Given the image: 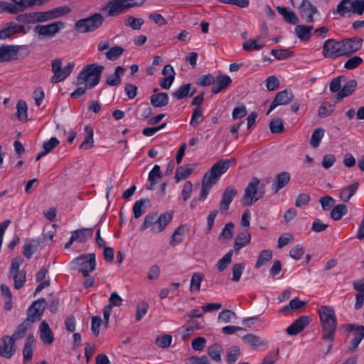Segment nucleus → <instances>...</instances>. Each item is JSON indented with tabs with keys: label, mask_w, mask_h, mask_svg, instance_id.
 <instances>
[{
	"label": "nucleus",
	"mask_w": 364,
	"mask_h": 364,
	"mask_svg": "<svg viewBox=\"0 0 364 364\" xmlns=\"http://www.w3.org/2000/svg\"><path fill=\"white\" fill-rule=\"evenodd\" d=\"M70 11V9L68 6H60L46 11L21 14L16 16V20L23 23L39 24L60 18Z\"/></svg>",
	"instance_id": "1"
},
{
	"label": "nucleus",
	"mask_w": 364,
	"mask_h": 364,
	"mask_svg": "<svg viewBox=\"0 0 364 364\" xmlns=\"http://www.w3.org/2000/svg\"><path fill=\"white\" fill-rule=\"evenodd\" d=\"M322 334L321 338L332 342L337 328V318L334 309L329 306H321L318 309Z\"/></svg>",
	"instance_id": "2"
},
{
	"label": "nucleus",
	"mask_w": 364,
	"mask_h": 364,
	"mask_svg": "<svg viewBox=\"0 0 364 364\" xmlns=\"http://www.w3.org/2000/svg\"><path fill=\"white\" fill-rule=\"evenodd\" d=\"M104 69L103 65L97 63L87 65L77 76L76 84L79 85L85 83L87 89L94 87L100 82Z\"/></svg>",
	"instance_id": "3"
},
{
	"label": "nucleus",
	"mask_w": 364,
	"mask_h": 364,
	"mask_svg": "<svg viewBox=\"0 0 364 364\" xmlns=\"http://www.w3.org/2000/svg\"><path fill=\"white\" fill-rule=\"evenodd\" d=\"M265 193V186L260 183L256 177L252 178L245 188L243 196V205H252L259 199L262 198Z\"/></svg>",
	"instance_id": "4"
},
{
	"label": "nucleus",
	"mask_w": 364,
	"mask_h": 364,
	"mask_svg": "<svg viewBox=\"0 0 364 364\" xmlns=\"http://www.w3.org/2000/svg\"><path fill=\"white\" fill-rule=\"evenodd\" d=\"M144 4V1H134L131 0H112L109 1L103 8V11L109 16H115L127 11V9L139 6Z\"/></svg>",
	"instance_id": "5"
},
{
	"label": "nucleus",
	"mask_w": 364,
	"mask_h": 364,
	"mask_svg": "<svg viewBox=\"0 0 364 364\" xmlns=\"http://www.w3.org/2000/svg\"><path fill=\"white\" fill-rule=\"evenodd\" d=\"M104 21L103 16L96 13L87 18L77 20L75 23V30L80 33L92 32L101 26Z\"/></svg>",
	"instance_id": "6"
},
{
	"label": "nucleus",
	"mask_w": 364,
	"mask_h": 364,
	"mask_svg": "<svg viewBox=\"0 0 364 364\" xmlns=\"http://www.w3.org/2000/svg\"><path fill=\"white\" fill-rule=\"evenodd\" d=\"M72 264L74 265L73 268L82 273L83 277H88L90 273L95 269V255L94 253L82 255L74 259Z\"/></svg>",
	"instance_id": "7"
},
{
	"label": "nucleus",
	"mask_w": 364,
	"mask_h": 364,
	"mask_svg": "<svg viewBox=\"0 0 364 364\" xmlns=\"http://www.w3.org/2000/svg\"><path fill=\"white\" fill-rule=\"evenodd\" d=\"M51 66L53 75L50 78V82L53 84H56L63 81L71 74L75 67V63L71 62L68 63L64 68H62V60L60 58H55L52 60Z\"/></svg>",
	"instance_id": "8"
},
{
	"label": "nucleus",
	"mask_w": 364,
	"mask_h": 364,
	"mask_svg": "<svg viewBox=\"0 0 364 364\" xmlns=\"http://www.w3.org/2000/svg\"><path fill=\"white\" fill-rule=\"evenodd\" d=\"M65 28L63 21H54L48 24H38L33 28V32L39 39L52 38Z\"/></svg>",
	"instance_id": "9"
},
{
	"label": "nucleus",
	"mask_w": 364,
	"mask_h": 364,
	"mask_svg": "<svg viewBox=\"0 0 364 364\" xmlns=\"http://www.w3.org/2000/svg\"><path fill=\"white\" fill-rule=\"evenodd\" d=\"M232 161H235V159L231 158L230 159H221L218 161L205 174L203 178L205 180H208L212 183L215 184L220 176L229 169Z\"/></svg>",
	"instance_id": "10"
},
{
	"label": "nucleus",
	"mask_w": 364,
	"mask_h": 364,
	"mask_svg": "<svg viewBox=\"0 0 364 364\" xmlns=\"http://www.w3.org/2000/svg\"><path fill=\"white\" fill-rule=\"evenodd\" d=\"M322 55L324 58L331 59L343 56L341 41L333 38L325 41L322 46Z\"/></svg>",
	"instance_id": "11"
},
{
	"label": "nucleus",
	"mask_w": 364,
	"mask_h": 364,
	"mask_svg": "<svg viewBox=\"0 0 364 364\" xmlns=\"http://www.w3.org/2000/svg\"><path fill=\"white\" fill-rule=\"evenodd\" d=\"M341 41L343 56H351L361 49L363 43V39L358 36L344 38Z\"/></svg>",
	"instance_id": "12"
},
{
	"label": "nucleus",
	"mask_w": 364,
	"mask_h": 364,
	"mask_svg": "<svg viewBox=\"0 0 364 364\" xmlns=\"http://www.w3.org/2000/svg\"><path fill=\"white\" fill-rule=\"evenodd\" d=\"M345 329L348 331H354V338L350 341L348 349L349 351L353 352L364 338V326L355 323L346 324Z\"/></svg>",
	"instance_id": "13"
},
{
	"label": "nucleus",
	"mask_w": 364,
	"mask_h": 364,
	"mask_svg": "<svg viewBox=\"0 0 364 364\" xmlns=\"http://www.w3.org/2000/svg\"><path fill=\"white\" fill-rule=\"evenodd\" d=\"M16 346L10 336H4L0 339V356L10 359L15 354Z\"/></svg>",
	"instance_id": "14"
},
{
	"label": "nucleus",
	"mask_w": 364,
	"mask_h": 364,
	"mask_svg": "<svg viewBox=\"0 0 364 364\" xmlns=\"http://www.w3.org/2000/svg\"><path fill=\"white\" fill-rule=\"evenodd\" d=\"M294 100V95L292 92L287 90L279 92L274 100L272 102L269 110L267 112L268 115L275 107L279 105H284L290 103Z\"/></svg>",
	"instance_id": "15"
},
{
	"label": "nucleus",
	"mask_w": 364,
	"mask_h": 364,
	"mask_svg": "<svg viewBox=\"0 0 364 364\" xmlns=\"http://www.w3.org/2000/svg\"><path fill=\"white\" fill-rule=\"evenodd\" d=\"M311 318L309 316H300L286 329V332L291 336L297 335L309 324Z\"/></svg>",
	"instance_id": "16"
},
{
	"label": "nucleus",
	"mask_w": 364,
	"mask_h": 364,
	"mask_svg": "<svg viewBox=\"0 0 364 364\" xmlns=\"http://www.w3.org/2000/svg\"><path fill=\"white\" fill-rule=\"evenodd\" d=\"M237 193V191L233 186H229L225 189L219 205V210L221 213L225 212L229 209L230 204L232 203Z\"/></svg>",
	"instance_id": "17"
},
{
	"label": "nucleus",
	"mask_w": 364,
	"mask_h": 364,
	"mask_svg": "<svg viewBox=\"0 0 364 364\" xmlns=\"http://www.w3.org/2000/svg\"><path fill=\"white\" fill-rule=\"evenodd\" d=\"M300 15L307 23L314 21L313 16L318 13L317 9L309 0H303L299 6Z\"/></svg>",
	"instance_id": "18"
},
{
	"label": "nucleus",
	"mask_w": 364,
	"mask_h": 364,
	"mask_svg": "<svg viewBox=\"0 0 364 364\" xmlns=\"http://www.w3.org/2000/svg\"><path fill=\"white\" fill-rule=\"evenodd\" d=\"M46 300L43 298H41L34 302L29 306L27 311V317L31 321H35V318L37 316H41L45 309Z\"/></svg>",
	"instance_id": "19"
},
{
	"label": "nucleus",
	"mask_w": 364,
	"mask_h": 364,
	"mask_svg": "<svg viewBox=\"0 0 364 364\" xmlns=\"http://www.w3.org/2000/svg\"><path fill=\"white\" fill-rule=\"evenodd\" d=\"M173 213V210H168L160 215H157V225H155L151 228V232L153 233H159L162 232L172 220Z\"/></svg>",
	"instance_id": "20"
},
{
	"label": "nucleus",
	"mask_w": 364,
	"mask_h": 364,
	"mask_svg": "<svg viewBox=\"0 0 364 364\" xmlns=\"http://www.w3.org/2000/svg\"><path fill=\"white\" fill-rule=\"evenodd\" d=\"M36 348V338L33 333H29L26 338L23 348V362L28 363L32 360Z\"/></svg>",
	"instance_id": "21"
},
{
	"label": "nucleus",
	"mask_w": 364,
	"mask_h": 364,
	"mask_svg": "<svg viewBox=\"0 0 364 364\" xmlns=\"http://www.w3.org/2000/svg\"><path fill=\"white\" fill-rule=\"evenodd\" d=\"M291 179V174L287 171H282L276 175L272 185V190L277 193L279 190L285 187Z\"/></svg>",
	"instance_id": "22"
},
{
	"label": "nucleus",
	"mask_w": 364,
	"mask_h": 364,
	"mask_svg": "<svg viewBox=\"0 0 364 364\" xmlns=\"http://www.w3.org/2000/svg\"><path fill=\"white\" fill-rule=\"evenodd\" d=\"M18 47L16 46H3L0 47V62H9L17 58Z\"/></svg>",
	"instance_id": "23"
},
{
	"label": "nucleus",
	"mask_w": 364,
	"mask_h": 364,
	"mask_svg": "<svg viewBox=\"0 0 364 364\" xmlns=\"http://www.w3.org/2000/svg\"><path fill=\"white\" fill-rule=\"evenodd\" d=\"M14 3H16L20 13L34 7L41 6L50 0H10Z\"/></svg>",
	"instance_id": "24"
},
{
	"label": "nucleus",
	"mask_w": 364,
	"mask_h": 364,
	"mask_svg": "<svg viewBox=\"0 0 364 364\" xmlns=\"http://www.w3.org/2000/svg\"><path fill=\"white\" fill-rule=\"evenodd\" d=\"M232 80L228 75H220L215 78V82L213 83L211 91L214 94H218L228 88Z\"/></svg>",
	"instance_id": "25"
},
{
	"label": "nucleus",
	"mask_w": 364,
	"mask_h": 364,
	"mask_svg": "<svg viewBox=\"0 0 364 364\" xmlns=\"http://www.w3.org/2000/svg\"><path fill=\"white\" fill-rule=\"evenodd\" d=\"M196 92V89L191 84H185L180 86L172 92L173 97L180 100L188 97H192Z\"/></svg>",
	"instance_id": "26"
},
{
	"label": "nucleus",
	"mask_w": 364,
	"mask_h": 364,
	"mask_svg": "<svg viewBox=\"0 0 364 364\" xmlns=\"http://www.w3.org/2000/svg\"><path fill=\"white\" fill-rule=\"evenodd\" d=\"M33 322L31 321L29 318H26L23 322L18 324L15 329L12 336L10 337L14 341H18L23 338L28 331V329L31 326Z\"/></svg>",
	"instance_id": "27"
},
{
	"label": "nucleus",
	"mask_w": 364,
	"mask_h": 364,
	"mask_svg": "<svg viewBox=\"0 0 364 364\" xmlns=\"http://www.w3.org/2000/svg\"><path fill=\"white\" fill-rule=\"evenodd\" d=\"M251 240V235L247 230L239 232L234 243V251L238 252L242 247L250 244Z\"/></svg>",
	"instance_id": "28"
},
{
	"label": "nucleus",
	"mask_w": 364,
	"mask_h": 364,
	"mask_svg": "<svg viewBox=\"0 0 364 364\" xmlns=\"http://www.w3.org/2000/svg\"><path fill=\"white\" fill-rule=\"evenodd\" d=\"M40 338L45 344H51L54 341L53 332L48 323L43 321L40 325Z\"/></svg>",
	"instance_id": "29"
},
{
	"label": "nucleus",
	"mask_w": 364,
	"mask_h": 364,
	"mask_svg": "<svg viewBox=\"0 0 364 364\" xmlns=\"http://www.w3.org/2000/svg\"><path fill=\"white\" fill-rule=\"evenodd\" d=\"M162 176L160 166L159 165H154L153 168L149 173L148 181L146 184V188L148 190H153L156 183V180L161 179Z\"/></svg>",
	"instance_id": "30"
},
{
	"label": "nucleus",
	"mask_w": 364,
	"mask_h": 364,
	"mask_svg": "<svg viewBox=\"0 0 364 364\" xmlns=\"http://www.w3.org/2000/svg\"><path fill=\"white\" fill-rule=\"evenodd\" d=\"M71 234L73 235L76 242L83 243L92 237L93 230L92 228H80L73 231Z\"/></svg>",
	"instance_id": "31"
},
{
	"label": "nucleus",
	"mask_w": 364,
	"mask_h": 364,
	"mask_svg": "<svg viewBox=\"0 0 364 364\" xmlns=\"http://www.w3.org/2000/svg\"><path fill=\"white\" fill-rule=\"evenodd\" d=\"M358 82L355 80H348L341 90L337 93V100H341L350 95L357 87Z\"/></svg>",
	"instance_id": "32"
},
{
	"label": "nucleus",
	"mask_w": 364,
	"mask_h": 364,
	"mask_svg": "<svg viewBox=\"0 0 364 364\" xmlns=\"http://www.w3.org/2000/svg\"><path fill=\"white\" fill-rule=\"evenodd\" d=\"M168 95L166 92L153 94L150 97V103L154 107H163L168 103Z\"/></svg>",
	"instance_id": "33"
},
{
	"label": "nucleus",
	"mask_w": 364,
	"mask_h": 364,
	"mask_svg": "<svg viewBox=\"0 0 364 364\" xmlns=\"http://www.w3.org/2000/svg\"><path fill=\"white\" fill-rule=\"evenodd\" d=\"M359 186V182L355 181L353 183L343 188L340 192L341 199L347 203L350 200L351 197L355 194Z\"/></svg>",
	"instance_id": "34"
},
{
	"label": "nucleus",
	"mask_w": 364,
	"mask_h": 364,
	"mask_svg": "<svg viewBox=\"0 0 364 364\" xmlns=\"http://www.w3.org/2000/svg\"><path fill=\"white\" fill-rule=\"evenodd\" d=\"M40 243V240H27L23 245V256L27 259H30L32 255L37 251Z\"/></svg>",
	"instance_id": "35"
},
{
	"label": "nucleus",
	"mask_w": 364,
	"mask_h": 364,
	"mask_svg": "<svg viewBox=\"0 0 364 364\" xmlns=\"http://www.w3.org/2000/svg\"><path fill=\"white\" fill-rule=\"evenodd\" d=\"M277 11L283 16L284 19L291 23V24H296L299 21V19L296 15L294 11H291L287 7L283 6H277Z\"/></svg>",
	"instance_id": "36"
},
{
	"label": "nucleus",
	"mask_w": 364,
	"mask_h": 364,
	"mask_svg": "<svg viewBox=\"0 0 364 364\" xmlns=\"http://www.w3.org/2000/svg\"><path fill=\"white\" fill-rule=\"evenodd\" d=\"M149 202L150 200L149 198H141L134 203L132 207L134 218L137 219L143 215L145 212L146 206L149 203Z\"/></svg>",
	"instance_id": "37"
},
{
	"label": "nucleus",
	"mask_w": 364,
	"mask_h": 364,
	"mask_svg": "<svg viewBox=\"0 0 364 364\" xmlns=\"http://www.w3.org/2000/svg\"><path fill=\"white\" fill-rule=\"evenodd\" d=\"M193 173V168L190 164L178 166L176 170L175 181L176 183L188 178Z\"/></svg>",
	"instance_id": "38"
},
{
	"label": "nucleus",
	"mask_w": 364,
	"mask_h": 364,
	"mask_svg": "<svg viewBox=\"0 0 364 364\" xmlns=\"http://www.w3.org/2000/svg\"><path fill=\"white\" fill-rule=\"evenodd\" d=\"M124 69L122 66H117L114 73L108 76L106 79V84L109 86H117L121 83V75L124 73Z\"/></svg>",
	"instance_id": "39"
},
{
	"label": "nucleus",
	"mask_w": 364,
	"mask_h": 364,
	"mask_svg": "<svg viewBox=\"0 0 364 364\" xmlns=\"http://www.w3.org/2000/svg\"><path fill=\"white\" fill-rule=\"evenodd\" d=\"M188 231V228L185 225H181L173 232L171 240H170V245L175 246L183 242V235L185 232Z\"/></svg>",
	"instance_id": "40"
},
{
	"label": "nucleus",
	"mask_w": 364,
	"mask_h": 364,
	"mask_svg": "<svg viewBox=\"0 0 364 364\" xmlns=\"http://www.w3.org/2000/svg\"><path fill=\"white\" fill-rule=\"evenodd\" d=\"M264 44L262 42L260 38L257 39H249L246 41L242 44V48L246 51H253V50H259L263 48Z\"/></svg>",
	"instance_id": "41"
},
{
	"label": "nucleus",
	"mask_w": 364,
	"mask_h": 364,
	"mask_svg": "<svg viewBox=\"0 0 364 364\" xmlns=\"http://www.w3.org/2000/svg\"><path fill=\"white\" fill-rule=\"evenodd\" d=\"M333 14H338L341 17L350 15V0H341L337 5Z\"/></svg>",
	"instance_id": "42"
},
{
	"label": "nucleus",
	"mask_w": 364,
	"mask_h": 364,
	"mask_svg": "<svg viewBox=\"0 0 364 364\" xmlns=\"http://www.w3.org/2000/svg\"><path fill=\"white\" fill-rule=\"evenodd\" d=\"M241 355L240 348L237 346H232L228 348L226 360L228 364H235Z\"/></svg>",
	"instance_id": "43"
},
{
	"label": "nucleus",
	"mask_w": 364,
	"mask_h": 364,
	"mask_svg": "<svg viewBox=\"0 0 364 364\" xmlns=\"http://www.w3.org/2000/svg\"><path fill=\"white\" fill-rule=\"evenodd\" d=\"M312 26L298 25L295 28V33L300 40H308L311 36Z\"/></svg>",
	"instance_id": "44"
},
{
	"label": "nucleus",
	"mask_w": 364,
	"mask_h": 364,
	"mask_svg": "<svg viewBox=\"0 0 364 364\" xmlns=\"http://www.w3.org/2000/svg\"><path fill=\"white\" fill-rule=\"evenodd\" d=\"M16 34L15 22H8L4 27L0 30V39L12 38Z\"/></svg>",
	"instance_id": "45"
},
{
	"label": "nucleus",
	"mask_w": 364,
	"mask_h": 364,
	"mask_svg": "<svg viewBox=\"0 0 364 364\" xmlns=\"http://www.w3.org/2000/svg\"><path fill=\"white\" fill-rule=\"evenodd\" d=\"M85 131L87 134L85 137L82 144L80 145V149L83 150H88L93 146V130L90 126H86L85 127Z\"/></svg>",
	"instance_id": "46"
},
{
	"label": "nucleus",
	"mask_w": 364,
	"mask_h": 364,
	"mask_svg": "<svg viewBox=\"0 0 364 364\" xmlns=\"http://www.w3.org/2000/svg\"><path fill=\"white\" fill-rule=\"evenodd\" d=\"M157 225V213H151L145 216L144 221L139 227L140 231H144L148 228H152Z\"/></svg>",
	"instance_id": "47"
},
{
	"label": "nucleus",
	"mask_w": 364,
	"mask_h": 364,
	"mask_svg": "<svg viewBox=\"0 0 364 364\" xmlns=\"http://www.w3.org/2000/svg\"><path fill=\"white\" fill-rule=\"evenodd\" d=\"M242 340L245 344L253 348L266 345V343L264 341H262L258 336L251 333L243 336Z\"/></svg>",
	"instance_id": "48"
},
{
	"label": "nucleus",
	"mask_w": 364,
	"mask_h": 364,
	"mask_svg": "<svg viewBox=\"0 0 364 364\" xmlns=\"http://www.w3.org/2000/svg\"><path fill=\"white\" fill-rule=\"evenodd\" d=\"M1 13L16 14L20 11L16 3L0 1V14Z\"/></svg>",
	"instance_id": "49"
},
{
	"label": "nucleus",
	"mask_w": 364,
	"mask_h": 364,
	"mask_svg": "<svg viewBox=\"0 0 364 364\" xmlns=\"http://www.w3.org/2000/svg\"><path fill=\"white\" fill-rule=\"evenodd\" d=\"M223 348L220 344L215 343L208 347V353L209 356L216 363L221 362V353Z\"/></svg>",
	"instance_id": "50"
},
{
	"label": "nucleus",
	"mask_w": 364,
	"mask_h": 364,
	"mask_svg": "<svg viewBox=\"0 0 364 364\" xmlns=\"http://www.w3.org/2000/svg\"><path fill=\"white\" fill-rule=\"evenodd\" d=\"M325 130L318 127L312 133L310 139V144L313 148H317L320 145V142L324 136Z\"/></svg>",
	"instance_id": "51"
},
{
	"label": "nucleus",
	"mask_w": 364,
	"mask_h": 364,
	"mask_svg": "<svg viewBox=\"0 0 364 364\" xmlns=\"http://www.w3.org/2000/svg\"><path fill=\"white\" fill-rule=\"evenodd\" d=\"M233 250H230L217 263V268L220 272H223L232 262Z\"/></svg>",
	"instance_id": "52"
},
{
	"label": "nucleus",
	"mask_w": 364,
	"mask_h": 364,
	"mask_svg": "<svg viewBox=\"0 0 364 364\" xmlns=\"http://www.w3.org/2000/svg\"><path fill=\"white\" fill-rule=\"evenodd\" d=\"M363 63V59L358 55L350 57L344 63V68L348 70H355Z\"/></svg>",
	"instance_id": "53"
},
{
	"label": "nucleus",
	"mask_w": 364,
	"mask_h": 364,
	"mask_svg": "<svg viewBox=\"0 0 364 364\" xmlns=\"http://www.w3.org/2000/svg\"><path fill=\"white\" fill-rule=\"evenodd\" d=\"M203 279V274L200 272H196L192 275L191 279L190 290L192 292H198L200 289V284Z\"/></svg>",
	"instance_id": "54"
},
{
	"label": "nucleus",
	"mask_w": 364,
	"mask_h": 364,
	"mask_svg": "<svg viewBox=\"0 0 364 364\" xmlns=\"http://www.w3.org/2000/svg\"><path fill=\"white\" fill-rule=\"evenodd\" d=\"M348 212L347 206L345 204L336 205L331 212V217L334 220H338Z\"/></svg>",
	"instance_id": "55"
},
{
	"label": "nucleus",
	"mask_w": 364,
	"mask_h": 364,
	"mask_svg": "<svg viewBox=\"0 0 364 364\" xmlns=\"http://www.w3.org/2000/svg\"><path fill=\"white\" fill-rule=\"evenodd\" d=\"M272 258V252L269 250H264L260 253L257 259L255 267L259 268L266 264Z\"/></svg>",
	"instance_id": "56"
},
{
	"label": "nucleus",
	"mask_w": 364,
	"mask_h": 364,
	"mask_svg": "<svg viewBox=\"0 0 364 364\" xmlns=\"http://www.w3.org/2000/svg\"><path fill=\"white\" fill-rule=\"evenodd\" d=\"M203 119L202 107H196L193 110L190 124L193 127H197Z\"/></svg>",
	"instance_id": "57"
},
{
	"label": "nucleus",
	"mask_w": 364,
	"mask_h": 364,
	"mask_svg": "<svg viewBox=\"0 0 364 364\" xmlns=\"http://www.w3.org/2000/svg\"><path fill=\"white\" fill-rule=\"evenodd\" d=\"M184 331L182 338L186 340L192 333L199 329V323L195 321H189L183 325Z\"/></svg>",
	"instance_id": "58"
},
{
	"label": "nucleus",
	"mask_w": 364,
	"mask_h": 364,
	"mask_svg": "<svg viewBox=\"0 0 364 364\" xmlns=\"http://www.w3.org/2000/svg\"><path fill=\"white\" fill-rule=\"evenodd\" d=\"M124 51V49L118 46L110 48L105 53L106 58L109 60H115L121 56Z\"/></svg>",
	"instance_id": "59"
},
{
	"label": "nucleus",
	"mask_w": 364,
	"mask_h": 364,
	"mask_svg": "<svg viewBox=\"0 0 364 364\" xmlns=\"http://www.w3.org/2000/svg\"><path fill=\"white\" fill-rule=\"evenodd\" d=\"M10 276L14 279L15 289H19L24 285L26 279V273L25 271L21 270V272L10 274Z\"/></svg>",
	"instance_id": "60"
},
{
	"label": "nucleus",
	"mask_w": 364,
	"mask_h": 364,
	"mask_svg": "<svg viewBox=\"0 0 364 364\" xmlns=\"http://www.w3.org/2000/svg\"><path fill=\"white\" fill-rule=\"evenodd\" d=\"M16 117L20 120L27 119V105L25 101L19 100L16 105Z\"/></svg>",
	"instance_id": "61"
},
{
	"label": "nucleus",
	"mask_w": 364,
	"mask_h": 364,
	"mask_svg": "<svg viewBox=\"0 0 364 364\" xmlns=\"http://www.w3.org/2000/svg\"><path fill=\"white\" fill-rule=\"evenodd\" d=\"M364 13V0H350V14L362 15Z\"/></svg>",
	"instance_id": "62"
},
{
	"label": "nucleus",
	"mask_w": 364,
	"mask_h": 364,
	"mask_svg": "<svg viewBox=\"0 0 364 364\" xmlns=\"http://www.w3.org/2000/svg\"><path fill=\"white\" fill-rule=\"evenodd\" d=\"M149 307V304L144 301L139 302L136 305L135 318L137 321H139L146 314Z\"/></svg>",
	"instance_id": "63"
},
{
	"label": "nucleus",
	"mask_w": 364,
	"mask_h": 364,
	"mask_svg": "<svg viewBox=\"0 0 364 364\" xmlns=\"http://www.w3.org/2000/svg\"><path fill=\"white\" fill-rule=\"evenodd\" d=\"M269 129L273 134L282 133L284 130L282 119L280 118L272 119L269 123Z\"/></svg>",
	"instance_id": "64"
}]
</instances>
